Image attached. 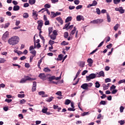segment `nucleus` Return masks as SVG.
<instances>
[{
  "label": "nucleus",
  "mask_w": 125,
  "mask_h": 125,
  "mask_svg": "<svg viewBox=\"0 0 125 125\" xmlns=\"http://www.w3.org/2000/svg\"><path fill=\"white\" fill-rule=\"evenodd\" d=\"M37 23L38 24L37 29L39 30V31H42V28L43 26V21H42V20L38 21Z\"/></svg>",
  "instance_id": "20e7f679"
},
{
  "label": "nucleus",
  "mask_w": 125,
  "mask_h": 125,
  "mask_svg": "<svg viewBox=\"0 0 125 125\" xmlns=\"http://www.w3.org/2000/svg\"><path fill=\"white\" fill-rule=\"evenodd\" d=\"M39 78L42 80H43V79H45L46 76L44 73H41L39 75Z\"/></svg>",
  "instance_id": "dca6fc26"
},
{
  "label": "nucleus",
  "mask_w": 125,
  "mask_h": 125,
  "mask_svg": "<svg viewBox=\"0 0 125 125\" xmlns=\"http://www.w3.org/2000/svg\"><path fill=\"white\" fill-rule=\"evenodd\" d=\"M20 9V6L18 5H15L13 8V10L14 11H18V10H19Z\"/></svg>",
  "instance_id": "2eb2a0df"
},
{
  "label": "nucleus",
  "mask_w": 125,
  "mask_h": 125,
  "mask_svg": "<svg viewBox=\"0 0 125 125\" xmlns=\"http://www.w3.org/2000/svg\"><path fill=\"white\" fill-rule=\"evenodd\" d=\"M87 62L88 63V66H89V67H91V66H92V63H93V60H92L91 58H89L87 59Z\"/></svg>",
  "instance_id": "ddd939ff"
},
{
  "label": "nucleus",
  "mask_w": 125,
  "mask_h": 125,
  "mask_svg": "<svg viewBox=\"0 0 125 125\" xmlns=\"http://www.w3.org/2000/svg\"><path fill=\"white\" fill-rule=\"evenodd\" d=\"M76 8L77 10H79V9H82V8H83V6L82 5H79L77 6L76 7Z\"/></svg>",
  "instance_id": "a18cd8bd"
},
{
  "label": "nucleus",
  "mask_w": 125,
  "mask_h": 125,
  "mask_svg": "<svg viewBox=\"0 0 125 125\" xmlns=\"http://www.w3.org/2000/svg\"><path fill=\"white\" fill-rule=\"evenodd\" d=\"M87 70H84L82 73V76H84V75H85V74H86V73H87Z\"/></svg>",
  "instance_id": "338daca9"
},
{
  "label": "nucleus",
  "mask_w": 125,
  "mask_h": 125,
  "mask_svg": "<svg viewBox=\"0 0 125 125\" xmlns=\"http://www.w3.org/2000/svg\"><path fill=\"white\" fill-rule=\"evenodd\" d=\"M113 89H116V86H115V85H112V86L110 87V91L113 90Z\"/></svg>",
  "instance_id": "603ef678"
},
{
  "label": "nucleus",
  "mask_w": 125,
  "mask_h": 125,
  "mask_svg": "<svg viewBox=\"0 0 125 125\" xmlns=\"http://www.w3.org/2000/svg\"><path fill=\"white\" fill-rule=\"evenodd\" d=\"M50 38L51 40H53V41H54V40L56 39V36L54 35H51L50 36Z\"/></svg>",
  "instance_id": "7c9ffc66"
},
{
  "label": "nucleus",
  "mask_w": 125,
  "mask_h": 125,
  "mask_svg": "<svg viewBox=\"0 0 125 125\" xmlns=\"http://www.w3.org/2000/svg\"><path fill=\"white\" fill-rule=\"evenodd\" d=\"M19 41L20 39L18 36H13L8 40V42L10 45H16L19 42Z\"/></svg>",
  "instance_id": "f257e3e1"
},
{
  "label": "nucleus",
  "mask_w": 125,
  "mask_h": 125,
  "mask_svg": "<svg viewBox=\"0 0 125 125\" xmlns=\"http://www.w3.org/2000/svg\"><path fill=\"white\" fill-rule=\"evenodd\" d=\"M34 46H35V48H36V47L37 48H40V47H41V44L40 43H38L37 44H36V42L34 43Z\"/></svg>",
  "instance_id": "5701e85b"
},
{
  "label": "nucleus",
  "mask_w": 125,
  "mask_h": 125,
  "mask_svg": "<svg viewBox=\"0 0 125 125\" xmlns=\"http://www.w3.org/2000/svg\"><path fill=\"white\" fill-rule=\"evenodd\" d=\"M80 67H82V68L84 67V62H80Z\"/></svg>",
  "instance_id": "bf43d9fd"
},
{
  "label": "nucleus",
  "mask_w": 125,
  "mask_h": 125,
  "mask_svg": "<svg viewBox=\"0 0 125 125\" xmlns=\"http://www.w3.org/2000/svg\"><path fill=\"white\" fill-rule=\"evenodd\" d=\"M6 61V60H4V59H1L0 60V63H4Z\"/></svg>",
  "instance_id": "69168bd1"
},
{
  "label": "nucleus",
  "mask_w": 125,
  "mask_h": 125,
  "mask_svg": "<svg viewBox=\"0 0 125 125\" xmlns=\"http://www.w3.org/2000/svg\"><path fill=\"white\" fill-rule=\"evenodd\" d=\"M97 78L96 74L94 73H91L89 76H86V80L88 82H89L91 80H93V79H95Z\"/></svg>",
  "instance_id": "7ed1b4c3"
},
{
  "label": "nucleus",
  "mask_w": 125,
  "mask_h": 125,
  "mask_svg": "<svg viewBox=\"0 0 125 125\" xmlns=\"http://www.w3.org/2000/svg\"><path fill=\"white\" fill-rule=\"evenodd\" d=\"M9 25H10V23L9 22H7L5 24V26L4 27V28H8V26H9Z\"/></svg>",
  "instance_id": "5fc2aeb1"
},
{
  "label": "nucleus",
  "mask_w": 125,
  "mask_h": 125,
  "mask_svg": "<svg viewBox=\"0 0 125 125\" xmlns=\"http://www.w3.org/2000/svg\"><path fill=\"white\" fill-rule=\"evenodd\" d=\"M103 86L104 90H107V89H108V86H107V85H106V84H103Z\"/></svg>",
  "instance_id": "473e14b6"
},
{
  "label": "nucleus",
  "mask_w": 125,
  "mask_h": 125,
  "mask_svg": "<svg viewBox=\"0 0 125 125\" xmlns=\"http://www.w3.org/2000/svg\"><path fill=\"white\" fill-rule=\"evenodd\" d=\"M37 79L32 78L29 76H26V79L22 78L21 80L20 83H25L27 81H36Z\"/></svg>",
  "instance_id": "f03ea898"
},
{
  "label": "nucleus",
  "mask_w": 125,
  "mask_h": 125,
  "mask_svg": "<svg viewBox=\"0 0 125 125\" xmlns=\"http://www.w3.org/2000/svg\"><path fill=\"white\" fill-rule=\"evenodd\" d=\"M18 97L19 98H24V97H25V94H19L18 95Z\"/></svg>",
  "instance_id": "58836bf2"
},
{
  "label": "nucleus",
  "mask_w": 125,
  "mask_h": 125,
  "mask_svg": "<svg viewBox=\"0 0 125 125\" xmlns=\"http://www.w3.org/2000/svg\"><path fill=\"white\" fill-rule=\"evenodd\" d=\"M48 80L49 82H51V81H53V80H55V76H52L49 77L48 78Z\"/></svg>",
  "instance_id": "a878e982"
},
{
  "label": "nucleus",
  "mask_w": 125,
  "mask_h": 125,
  "mask_svg": "<svg viewBox=\"0 0 125 125\" xmlns=\"http://www.w3.org/2000/svg\"><path fill=\"white\" fill-rule=\"evenodd\" d=\"M32 11H33V13H32L33 16H36V17L39 16V15L38 14V12L37 11H35L34 10H33Z\"/></svg>",
  "instance_id": "6ab92c4d"
},
{
  "label": "nucleus",
  "mask_w": 125,
  "mask_h": 125,
  "mask_svg": "<svg viewBox=\"0 0 125 125\" xmlns=\"http://www.w3.org/2000/svg\"><path fill=\"white\" fill-rule=\"evenodd\" d=\"M42 59H41L40 60L38 61V68H41V63H42Z\"/></svg>",
  "instance_id": "4c0bfd02"
},
{
  "label": "nucleus",
  "mask_w": 125,
  "mask_h": 125,
  "mask_svg": "<svg viewBox=\"0 0 125 125\" xmlns=\"http://www.w3.org/2000/svg\"><path fill=\"white\" fill-rule=\"evenodd\" d=\"M68 36H69V34L68 33V32H64V38H65V39H67Z\"/></svg>",
  "instance_id": "a19ab883"
},
{
  "label": "nucleus",
  "mask_w": 125,
  "mask_h": 125,
  "mask_svg": "<svg viewBox=\"0 0 125 125\" xmlns=\"http://www.w3.org/2000/svg\"><path fill=\"white\" fill-rule=\"evenodd\" d=\"M78 32L79 31L78 30L77 31V28H76V26H75L74 27L73 29L70 32V36H73V35H75V33H76L75 38H78Z\"/></svg>",
  "instance_id": "39448f33"
},
{
  "label": "nucleus",
  "mask_w": 125,
  "mask_h": 125,
  "mask_svg": "<svg viewBox=\"0 0 125 125\" xmlns=\"http://www.w3.org/2000/svg\"><path fill=\"white\" fill-rule=\"evenodd\" d=\"M53 30V29L52 28V27H49V28H48L49 35H50V34H51V33H52Z\"/></svg>",
  "instance_id": "49530a36"
},
{
  "label": "nucleus",
  "mask_w": 125,
  "mask_h": 125,
  "mask_svg": "<svg viewBox=\"0 0 125 125\" xmlns=\"http://www.w3.org/2000/svg\"><path fill=\"white\" fill-rule=\"evenodd\" d=\"M97 78H100V77H105V74L104 73V71H101L99 73H97L96 74Z\"/></svg>",
  "instance_id": "6e6552de"
},
{
  "label": "nucleus",
  "mask_w": 125,
  "mask_h": 125,
  "mask_svg": "<svg viewBox=\"0 0 125 125\" xmlns=\"http://www.w3.org/2000/svg\"><path fill=\"white\" fill-rule=\"evenodd\" d=\"M44 7L45 8H50L51 7V5L50 4L47 3L44 5Z\"/></svg>",
  "instance_id": "c9c22d12"
},
{
  "label": "nucleus",
  "mask_w": 125,
  "mask_h": 125,
  "mask_svg": "<svg viewBox=\"0 0 125 125\" xmlns=\"http://www.w3.org/2000/svg\"><path fill=\"white\" fill-rule=\"evenodd\" d=\"M88 115H89V112H84L81 114L82 117H84V116H87Z\"/></svg>",
  "instance_id": "bb28decb"
},
{
  "label": "nucleus",
  "mask_w": 125,
  "mask_h": 125,
  "mask_svg": "<svg viewBox=\"0 0 125 125\" xmlns=\"http://www.w3.org/2000/svg\"><path fill=\"white\" fill-rule=\"evenodd\" d=\"M44 25L45 26H46L47 25H49V21H48V20L45 21Z\"/></svg>",
  "instance_id": "680f3d73"
},
{
  "label": "nucleus",
  "mask_w": 125,
  "mask_h": 125,
  "mask_svg": "<svg viewBox=\"0 0 125 125\" xmlns=\"http://www.w3.org/2000/svg\"><path fill=\"white\" fill-rule=\"evenodd\" d=\"M120 14H123L125 13V9H123V7H120L119 11Z\"/></svg>",
  "instance_id": "f3484780"
},
{
  "label": "nucleus",
  "mask_w": 125,
  "mask_h": 125,
  "mask_svg": "<svg viewBox=\"0 0 125 125\" xmlns=\"http://www.w3.org/2000/svg\"><path fill=\"white\" fill-rule=\"evenodd\" d=\"M6 15H8V16H11L12 14L9 11H7L6 12Z\"/></svg>",
  "instance_id": "774afa93"
},
{
  "label": "nucleus",
  "mask_w": 125,
  "mask_h": 125,
  "mask_svg": "<svg viewBox=\"0 0 125 125\" xmlns=\"http://www.w3.org/2000/svg\"><path fill=\"white\" fill-rule=\"evenodd\" d=\"M22 16H23V18H25V19L28 18H29V14H28V13H24L23 14Z\"/></svg>",
  "instance_id": "412c9836"
},
{
  "label": "nucleus",
  "mask_w": 125,
  "mask_h": 125,
  "mask_svg": "<svg viewBox=\"0 0 125 125\" xmlns=\"http://www.w3.org/2000/svg\"><path fill=\"white\" fill-rule=\"evenodd\" d=\"M35 48H35V46H34L33 45L29 47V51H32L34 50V49H35Z\"/></svg>",
  "instance_id": "09e8293b"
},
{
  "label": "nucleus",
  "mask_w": 125,
  "mask_h": 125,
  "mask_svg": "<svg viewBox=\"0 0 125 125\" xmlns=\"http://www.w3.org/2000/svg\"><path fill=\"white\" fill-rule=\"evenodd\" d=\"M45 92L43 91L39 92L38 94L42 96V97H47V95H44Z\"/></svg>",
  "instance_id": "f8f14e48"
},
{
  "label": "nucleus",
  "mask_w": 125,
  "mask_h": 125,
  "mask_svg": "<svg viewBox=\"0 0 125 125\" xmlns=\"http://www.w3.org/2000/svg\"><path fill=\"white\" fill-rule=\"evenodd\" d=\"M112 46H113V45L112 44V43H110L109 44L106 46V47L107 48L110 49L111 48V47H112Z\"/></svg>",
  "instance_id": "0e129e2a"
},
{
  "label": "nucleus",
  "mask_w": 125,
  "mask_h": 125,
  "mask_svg": "<svg viewBox=\"0 0 125 125\" xmlns=\"http://www.w3.org/2000/svg\"><path fill=\"white\" fill-rule=\"evenodd\" d=\"M119 26H120V24L118 23L115 25V26L114 27V31H117V30H118V29L119 28Z\"/></svg>",
  "instance_id": "e433bc0d"
},
{
  "label": "nucleus",
  "mask_w": 125,
  "mask_h": 125,
  "mask_svg": "<svg viewBox=\"0 0 125 125\" xmlns=\"http://www.w3.org/2000/svg\"><path fill=\"white\" fill-rule=\"evenodd\" d=\"M70 22H68L67 23H66L64 26L63 27V30H65V29H67L68 27H69V26H70Z\"/></svg>",
  "instance_id": "f704fd0d"
},
{
  "label": "nucleus",
  "mask_w": 125,
  "mask_h": 125,
  "mask_svg": "<svg viewBox=\"0 0 125 125\" xmlns=\"http://www.w3.org/2000/svg\"><path fill=\"white\" fill-rule=\"evenodd\" d=\"M58 15H61V12H56L54 13V12H51V17H52V18H54L56 17V16H58Z\"/></svg>",
  "instance_id": "0eeeda50"
},
{
  "label": "nucleus",
  "mask_w": 125,
  "mask_h": 125,
  "mask_svg": "<svg viewBox=\"0 0 125 125\" xmlns=\"http://www.w3.org/2000/svg\"><path fill=\"white\" fill-rule=\"evenodd\" d=\"M77 21H81L83 20V21H84V17L82 15H78L76 17Z\"/></svg>",
  "instance_id": "9d476101"
},
{
  "label": "nucleus",
  "mask_w": 125,
  "mask_h": 125,
  "mask_svg": "<svg viewBox=\"0 0 125 125\" xmlns=\"http://www.w3.org/2000/svg\"><path fill=\"white\" fill-rule=\"evenodd\" d=\"M74 2L76 5L80 4V1L79 0H75Z\"/></svg>",
  "instance_id": "8fccbe9b"
},
{
  "label": "nucleus",
  "mask_w": 125,
  "mask_h": 125,
  "mask_svg": "<svg viewBox=\"0 0 125 125\" xmlns=\"http://www.w3.org/2000/svg\"><path fill=\"white\" fill-rule=\"evenodd\" d=\"M56 20L57 21H58V22H59V23H60L61 24V25H63V20H62V18H61V17H58L56 18Z\"/></svg>",
  "instance_id": "4468645a"
},
{
  "label": "nucleus",
  "mask_w": 125,
  "mask_h": 125,
  "mask_svg": "<svg viewBox=\"0 0 125 125\" xmlns=\"http://www.w3.org/2000/svg\"><path fill=\"white\" fill-rule=\"evenodd\" d=\"M30 53H31V54H33L34 56H36V54H37V51L36 50H33L32 51H30Z\"/></svg>",
  "instance_id": "72a5a7b5"
},
{
  "label": "nucleus",
  "mask_w": 125,
  "mask_h": 125,
  "mask_svg": "<svg viewBox=\"0 0 125 125\" xmlns=\"http://www.w3.org/2000/svg\"><path fill=\"white\" fill-rule=\"evenodd\" d=\"M47 110H48V108L47 107H43V108L42 109V112L44 113L45 114L46 112H47Z\"/></svg>",
  "instance_id": "b1692460"
},
{
  "label": "nucleus",
  "mask_w": 125,
  "mask_h": 125,
  "mask_svg": "<svg viewBox=\"0 0 125 125\" xmlns=\"http://www.w3.org/2000/svg\"><path fill=\"white\" fill-rule=\"evenodd\" d=\"M49 44H50V45H52V44H54V41L52 40H50L49 41Z\"/></svg>",
  "instance_id": "4d7b16f0"
},
{
  "label": "nucleus",
  "mask_w": 125,
  "mask_h": 125,
  "mask_svg": "<svg viewBox=\"0 0 125 125\" xmlns=\"http://www.w3.org/2000/svg\"><path fill=\"white\" fill-rule=\"evenodd\" d=\"M111 82V79L110 78H106L105 79V83H110Z\"/></svg>",
  "instance_id": "864d4df0"
},
{
  "label": "nucleus",
  "mask_w": 125,
  "mask_h": 125,
  "mask_svg": "<svg viewBox=\"0 0 125 125\" xmlns=\"http://www.w3.org/2000/svg\"><path fill=\"white\" fill-rule=\"evenodd\" d=\"M62 59H63V55H62V54H60V55L58 56V58L57 59V60H58L59 61H61V60H62Z\"/></svg>",
  "instance_id": "393cba45"
},
{
  "label": "nucleus",
  "mask_w": 125,
  "mask_h": 125,
  "mask_svg": "<svg viewBox=\"0 0 125 125\" xmlns=\"http://www.w3.org/2000/svg\"><path fill=\"white\" fill-rule=\"evenodd\" d=\"M70 103H71V100H70L69 99H67L65 100L64 104L65 105H69V104H70Z\"/></svg>",
  "instance_id": "2f4dec72"
},
{
  "label": "nucleus",
  "mask_w": 125,
  "mask_h": 125,
  "mask_svg": "<svg viewBox=\"0 0 125 125\" xmlns=\"http://www.w3.org/2000/svg\"><path fill=\"white\" fill-rule=\"evenodd\" d=\"M29 5V3H25L23 4V7H28Z\"/></svg>",
  "instance_id": "e2e57ef3"
},
{
  "label": "nucleus",
  "mask_w": 125,
  "mask_h": 125,
  "mask_svg": "<svg viewBox=\"0 0 125 125\" xmlns=\"http://www.w3.org/2000/svg\"><path fill=\"white\" fill-rule=\"evenodd\" d=\"M121 2V0H113V3L115 4H119Z\"/></svg>",
  "instance_id": "c756f323"
},
{
  "label": "nucleus",
  "mask_w": 125,
  "mask_h": 125,
  "mask_svg": "<svg viewBox=\"0 0 125 125\" xmlns=\"http://www.w3.org/2000/svg\"><path fill=\"white\" fill-rule=\"evenodd\" d=\"M81 88H83V89H84L85 90H87L88 89V87L87 86V83H85L83 84L81 86Z\"/></svg>",
  "instance_id": "9b49d317"
},
{
  "label": "nucleus",
  "mask_w": 125,
  "mask_h": 125,
  "mask_svg": "<svg viewBox=\"0 0 125 125\" xmlns=\"http://www.w3.org/2000/svg\"><path fill=\"white\" fill-rule=\"evenodd\" d=\"M21 104H24V103H26V100L24 99H22L20 101Z\"/></svg>",
  "instance_id": "6e6d98bb"
},
{
  "label": "nucleus",
  "mask_w": 125,
  "mask_h": 125,
  "mask_svg": "<svg viewBox=\"0 0 125 125\" xmlns=\"http://www.w3.org/2000/svg\"><path fill=\"white\" fill-rule=\"evenodd\" d=\"M44 72H46V73H48V72H50L51 70L49 69L48 67H45L43 69Z\"/></svg>",
  "instance_id": "c85d7f7f"
},
{
  "label": "nucleus",
  "mask_w": 125,
  "mask_h": 125,
  "mask_svg": "<svg viewBox=\"0 0 125 125\" xmlns=\"http://www.w3.org/2000/svg\"><path fill=\"white\" fill-rule=\"evenodd\" d=\"M124 110H125V107H124V106H121L120 107V111L121 113H123V112H124Z\"/></svg>",
  "instance_id": "de8ad7c7"
},
{
  "label": "nucleus",
  "mask_w": 125,
  "mask_h": 125,
  "mask_svg": "<svg viewBox=\"0 0 125 125\" xmlns=\"http://www.w3.org/2000/svg\"><path fill=\"white\" fill-rule=\"evenodd\" d=\"M54 99V98L53 97H50L47 99H46V101L47 102H51Z\"/></svg>",
  "instance_id": "a211bd4d"
},
{
  "label": "nucleus",
  "mask_w": 125,
  "mask_h": 125,
  "mask_svg": "<svg viewBox=\"0 0 125 125\" xmlns=\"http://www.w3.org/2000/svg\"><path fill=\"white\" fill-rule=\"evenodd\" d=\"M100 104V105H106V102L105 101H101Z\"/></svg>",
  "instance_id": "3c124183"
},
{
  "label": "nucleus",
  "mask_w": 125,
  "mask_h": 125,
  "mask_svg": "<svg viewBox=\"0 0 125 125\" xmlns=\"http://www.w3.org/2000/svg\"><path fill=\"white\" fill-rule=\"evenodd\" d=\"M103 22V19H97L90 21V23L92 24H100Z\"/></svg>",
  "instance_id": "423d86ee"
},
{
  "label": "nucleus",
  "mask_w": 125,
  "mask_h": 125,
  "mask_svg": "<svg viewBox=\"0 0 125 125\" xmlns=\"http://www.w3.org/2000/svg\"><path fill=\"white\" fill-rule=\"evenodd\" d=\"M28 2L30 4L33 5V4L36 3V0H29Z\"/></svg>",
  "instance_id": "aec40b11"
},
{
  "label": "nucleus",
  "mask_w": 125,
  "mask_h": 125,
  "mask_svg": "<svg viewBox=\"0 0 125 125\" xmlns=\"http://www.w3.org/2000/svg\"><path fill=\"white\" fill-rule=\"evenodd\" d=\"M68 44H69V43L66 42V41H63V42L61 43V45H68Z\"/></svg>",
  "instance_id": "79ce46f5"
},
{
  "label": "nucleus",
  "mask_w": 125,
  "mask_h": 125,
  "mask_svg": "<svg viewBox=\"0 0 125 125\" xmlns=\"http://www.w3.org/2000/svg\"><path fill=\"white\" fill-rule=\"evenodd\" d=\"M93 6H96L97 5V1L96 0H93L92 3Z\"/></svg>",
  "instance_id": "ea45409f"
},
{
  "label": "nucleus",
  "mask_w": 125,
  "mask_h": 125,
  "mask_svg": "<svg viewBox=\"0 0 125 125\" xmlns=\"http://www.w3.org/2000/svg\"><path fill=\"white\" fill-rule=\"evenodd\" d=\"M106 16L108 22H111V18L110 17L109 14H107Z\"/></svg>",
  "instance_id": "37998d69"
},
{
  "label": "nucleus",
  "mask_w": 125,
  "mask_h": 125,
  "mask_svg": "<svg viewBox=\"0 0 125 125\" xmlns=\"http://www.w3.org/2000/svg\"><path fill=\"white\" fill-rule=\"evenodd\" d=\"M8 35H9V32L8 31H6L3 35V36L2 37V40H3V41H4V42H5V41L6 40V38H8Z\"/></svg>",
  "instance_id": "1a4fd4ad"
},
{
  "label": "nucleus",
  "mask_w": 125,
  "mask_h": 125,
  "mask_svg": "<svg viewBox=\"0 0 125 125\" xmlns=\"http://www.w3.org/2000/svg\"><path fill=\"white\" fill-rule=\"evenodd\" d=\"M75 6H69V7H68V8H69V9H70V10H73V9H75Z\"/></svg>",
  "instance_id": "052dcab7"
},
{
  "label": "nucleus",
  "mask_w": 125,
  "mask_h": 125,
  "mask_svg": "<svg viewBox=\"0 0 125 125\" xmlns=\"http://www.w3.org/2000/svg\"><path fill=\"white\" fill-rule=\"evenodd\" d=\"M70 21H72V17H68L65 20L66 23H68V22H70Z\"/></svg>",
  "instance_id": "4be33fe9"
},
{
  "label": "nucleus",
  "mask_w": 125,
  "mask_h": 125,
  "mask_svg": "<svg viewBox=\"0 0 125 125\" xmlns=\"http://www.w3.org/2000/svg\"><path fill=\"white\" fill-rule=\"evenodd\" d=\"M95 87L96 88H99V87H100V83H99V82L98 81L95 83Z\"/></svg>",
  "instance_id": "cd10ccee"
},
{
  "label": "nucleus",
  "mask_w": 125,
  "mask_h": 125,
  "mask_svg": "<svg viewBox=\"0 0 125 125\" xmlns=\"http://www.w3.org/2000/svg\"><path fill=\"white\" fill-rule=\"evenodd\" d=\"M20 23H21L20 21H16V23H15L16 26H19Z\"/></svg>",
  "instance_id": "13d9d810"
},
{
  "label": "nucleus",
  "mask_w": 125,
  "mask_h": 125,
  "mask_svg": "<svg viewBox=\"0 0 125 125\" xmlns=\"http://www.w3.org/2000/svg\"><path fill=\"white\" fill-rule=\"evenodd\" d=\"M96 13L99 15H100L101 12L100 11V9L99 8H96Z\"/></svg>",
  "instance_id": "c03bdc74"
}]
</instances>
